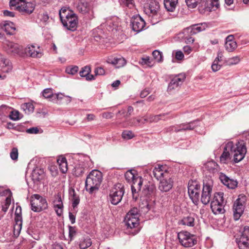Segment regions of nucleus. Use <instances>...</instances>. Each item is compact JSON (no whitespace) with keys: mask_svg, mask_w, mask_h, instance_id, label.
Masks as SVG:
<instances>
[{"mask_svg":"<svg viewBox=\"0 0 249 249\" xmlns=\"http://www.w3.org/2000/svg\"><path fill=\"white\" fill-rule=\"evenodd\" d=\"M27 169L28 170L33 172L37 171L38 170L43 171V169L38 168V165L36 163V160L34 159L32 160L28 163Z\"/></svg>","mask_w":249,"mask_h":249,"instance_id":"41","label":"nucleus"},{"mask_svg":"<svg viewBox=\"0 0 249 249\" xmlns=\"http://www.w3.org/2000/svg\"><path fill=\"white\" fill-rule=\"evenodd\" d=\"M69 12H73L72 11L68 9V8L66 7L62 8L59 11V17L60 19L63 18H64L68 16L69 15Z\"/></svg>","mask_w":249,"mask_h":249,"instance_id":"50","label":"nucleus"},{"mask_svg":"<svg viewBox=\"0 0 249 249\" xmlns=\"http://www.w3.org/2000/svg\"><path fill=\"white\" fill-rule=\"evenodd\" d=\"M107 62L113 65L117 68L123 67L126 64L125 60L121 56L109 58Z\"/></svg>","mask_w":249,"mask_h":249,"instance_id":"26","label":"nucleus"},{"mask_svg":"<svg viewBox=\"0 0 249 249\" xmlns=\"http://www.w3.org/2000/svg\"><path fill=\"white\" fill-rule=\"evenodd\" d=\"M30 204L31 210L35 212H40L48 207L46 199L38 194H34L31 196Z\"/></svg>","mask_w":249,"mask_h":249,"instance_id":"5","label":"nucleus"},{"mask_svg":"<svg viewBox=\"0 0 249 249\" xmlns=\"http://www.w3.org/2000/svg\"><path fill=\"white\" fill-rule=\"evenodd\" d=\"M232 148V142H229L225 146L224 151L220 157V161L222 163H228L231 159V151Z\"/></svg>","mask_w":249,"mask_h":249,"instance_id":"21","label":"nucleus"},{"mask_svg":"<svg viewBox=\"0 0 249 249\" xmlns=\"http://www.w3.org/2000/svg\"><path fill=\"white\" fill-rule=\"evenodd\" d=\"M89 164H91L90 162H81L79 165L78 167H77L78 170H80V171H83V170H89Z\"/></svg>","mask_w":249,"mask_h":249,"instance_id":"55","label":"nucleus"},{"mask_svg":"<svg viewBox=\"0 0 249 249\" xmlns=\"http://www.w3.org/2000/svg\"><path fill=\"white\" fill-rule=\"evenodd\" d=\"M125 177L128 181H132L131 190L132 197L135 200L139 196V192L141 190L143 183V179L142 177L134 174L133 172H125Z\"/></svg>","mask_w":249,"mask_h":249,"instance_id":"2","label":"nucleus"},{"mask_svg":"<svg viewBox=\"0 0 249 249\" xmlns=\"http://www.w3.org/2000/svg\"><path fill=\"white\" fill-rule=\"evenodd\" d=\"M69 196L71 197L72 206L74 209L79 204L80 199L73 188H70L69 190Z\"/></svg>","mask_w":249,"mask_h":249,"instance_id":"33","label":"nucleus"},{"mask_svg":"<svg viewBox=\"0 0 249 249\" xmlns=\"http://www.w3.org/2000/svg\"><path fill=\"white\" fill-rule=\"evenodd\" d=\"M11 108L5 105L0 107V120L3 121L6 117L9 116Z\"/></svg>","mask_w":249,"mask_h":249,"instance_id":"38","label":"nucleus"},{"mask_svg":"<svg viewBox=\"0 0 249 249\" xmlns=\"http://www.w3.org/2000/svg\"><path fill=\"white\" fill-rule=\"evenodd\" d=\"M169 169V167L166 164H157L154 166H151V167L149 169L150 171H168Z\"/></svg>","mask_w":249,"mask_h":249,"instance_id":"40","label":"nucleus"},{"mask_svg":"<svg viewBox=\"0 0 249 249\" xmlns=\"http://www.w3.org/2000/svg\"><path fill=\"white\" fill-rule=\"evenodd\" d=\"M166 114L163 113L156 115H151L147 119H145V121H149L150 122H157L159 120L162 119V118L165 116Z\"/></svg>","mask_w":249,"mask_h":249,"instance_id":"42","label":"nucleus"},{"mask_svg":"<svg viewBox=\"0 0 249 249\" xmlns=\"http://www.w3.org/2000/svg\"><path fill=\"white\" fill-rule=\"evenodd\" d=\"M91 245V239L89 238H84L79 243V247L81 249H86Z\"/></svg>","mask_w":249,"mask_h":249,"instance_id":"43","label":"nucleus"},{"mask_svg":"<svg viewBox=\"0 0 249 249\" xmlns=\"http://www.w3.org/2000/svg\"><path fill=\"white\" fill-rule=\"evenodd\" d=\"M10 158L14 160H17L18 158V151L16 147H14L10 153Z\"/></svg>","mask_w":249,"mask_h":249,"instance_id":"59","label":"nucleus"},{"mask_svg":"<svg viewBox=\"0 0 249 249\" xmlns=\"http://www.w3.org/2000/svg\"><path fill=\"white\" fill-rule=\"evenodd\" d=\"M246 196L244 195H240L239 197L235 201L233 207V217L235 220L239 219L243 214L246 204Z\"/></svg>","mask_w":249,"mask_h":249,"instance_id":"13","label":"nucleus"},{"mask_svg":"<svg viewBox=\"0 0 249 249\" xmlns=\"http://www.w3.org/2000/svg\"><path fill=\"white\" fill-rule=\"evenodd\" d=\"M48 169L49 171H68V163L66 158L62 155L57 157L56 162L52 161H48Z\"/></svg>","mask_w":249,"mask_h":249,"instance_id":"9","label":"nucleus"},{"mask_svg":"<svg viewBox=\"0 0 249 249\" xmlns=\"http://www.w3.org/2000/svg\"><path fill=\"white\" fill-rule=\"evenodd\" d=\"M134 136L135 135L130 130H124L122 134V138L125 140L132 139Z\"/></svg>","mask_w":249,"mask_h":249,"instance_id":"49","label":"nucleus"},{"mask_svg":"<svg viewBox=\"0 0 249 249\" xmlns=\"http://www.w3.org/2000/svg\"><path fill=\"white\" fill-rule=\"evenodd\" d=\"M40 21L43 22V23L46 22L49 19L48 15L46 12L43 13L40 15Z\"/></svg>","mask_w":249,"mask_h":249,"instance_id":"63","label":"nucleus"},{"mask_svg":"<svg viewBox=\"0 0 249 249\" xmlns=\"http://www.w3.org/2000/svg\"><path fill=\"white\" fill-rule=\"evenodd\" d=\"M25 53L27 55L34 58H39L42 55V52L38 46L31 45L26 47Z\"/></svg>","mask_w":249,"mask_h":249,"instance_id":"23","label":"nucleus"},{"mask_svg":"<svg viewBox=\"0 0 249 249\" xmlns=\"http://www.w3.org/2000/svg\"><path fill=\"white\" fill-rule=\"evenodd\" d=\"M164 178L160 180L159 189L162 192L169 191L173 186V180L169 175H165Z\"/></svg>","mask_w":249,"mask_h":249,"instance_id":"20","label":"nucleus"},{"mask_svg":"<svg viewBox=\"0 0 249 249\" xmlns=\"http://www.w3.org/2000/svg\"><path fill=\"white\" fill-rule=\"evenodd\" d=\"M144 12L150 19L153 24L158 23L161 19L160 4L156 0H152L145 5Z\"/></svg>","mask_w":249,"mask_h":249,"instance_id":"1","label":"nucleus"},{"mask_svg":"<svg viewBox=\"0 0 249 249\" xmlns=\"http://www.w3.org/2000/svg\"><path fill=\"white\" fill-rule=\"evenodd\" d=\"M2 29L4 30L8 35H13L15 30L16 28L14 24L12 22L6 21L3 25Z\"/></svg>","mask_w":249,"mask_h":249,"instance_id":"36","label":"nucleus"},{"mask_svg":"<svg viewBox=\"0 0 249 249\" xmlns=\"http://www.w3.org/2000/svg\"><path fill=\"white\" fill-rule=\"evenodd\" d=\"M203 170L204 171L205 170L207 171H218L219 170V168L218 165L215 161L211 160L208 161L204 165Z\"/></svg>","mask_w":249,"mask_h":249,"instance_id":"37","label":"nucleus"},{"mask_svg":"<svg viewBox=\"0 0 249 249\" xmlns=\"http://www.w3.org/2000/svg\"><path fill=\"white\" fill-rule=\"evenodd\" d=\"M220 61H217L215 59L214 60V61L213 62L211 67H212V70L213 71L215 72V71H218L219 70H220V69L221 68V65L218 64V63Z\"/></svg>","mask_w":249,"mask_h":249,"instance_id":"60","label":"nucleus"},{"mask_svg":"<svg viewBox=\"0 0 249 249\" xmlns=\"http://www.w3.org/2000/svg\"><path fill=\"white\" fill-rule=\"evenodd\" d=\"M224 194L222 192L216 193L211 203V208L215 214L223 213L225 210L224 206L226 201L223 197Z\"/></svg>","mask_w":249,"mask_h":249,"instance_id":"3","label":"nucleus"},{"mask_svg":"<svg viewBox=\"0 0 249 249\" xmlns=\"http://www.w3.org/2000/svg\"><path fill=\"white\" fill-rule=\"evenodd\" d=\"M178 3V0H164V5L165 9L169 12H174Z\"/></svg>","mask_w":249,"mask_h":249,"instance_id":"32","label":"nucleus"},{"mask_svg":"<svg viewBox=\"0 0 249 249\" xmlns=\"http://www.w3.org/2000/svg\"><path fill=\"white\" fill-rule=\"evenodd\" d=\"M219 179L223 184L229 188L234 189L237 186L238 183L236 180L230 178L222 173H221L219 176Z\"/></svg>","mask_w":249,"mask_h":249,"instance_id":"25","label":"nucleus"},{"mask_svg":"<svg viewBox=\"0 0 249 249\" xmlns=\"http://www.w3.org/2000/svg\"><path fill=\"white\" fill-rule=\"evenodd\" d=\"M7 47L8 51L14 53H18L20 50V46L18 44L12 42L7 44Z\"/></svg>","mask_w":249,"mask_h":249,"instance_id":"39","label":"nucleus"},{"mask_svg":"<svg viewBox=\"0 0 249 249\" xmlns=\"http://www.w3.org/2000/svg\"><path fill=\"white\" fill-rule=\"evenodd\" d=\"M189 125V123L181 124L178 126H172L167 128V131L178 132L181 131L191 130V128L190 127V125Z\"/></svg>","mask_w":249,"mask_h":249,"instance_id":"30","label":"nucleus"},{"mask_svg":"<svg viewBox=\"0 0 249 249\" xmlns=\"http://www.w3.org/2000/svg\"><path fill=\"white\" fill-rule=\"evenodd\" d=\"M152 174H150V176L151 177H154L158 180L160 181L163 178H164L163 176H165V175H168V172H151Z\"/></svg>","mask_w":249,"mask_h":249,"instance_id":"46","label":"nucleus"},{"mask_svg":"<svg viewBox=\"0 0 249 249\" xmlns=\"http://www.w3.org/2000/svg\"><path fill=\"white\" fill-rule=\"evenodd\" d=\"M91 69L89 66H86L82 68L79 74L81 77H85L87 80L90 81L94 79V76L90 74Z\"/></svg>","mask_w":249,"mask_h":249,"instance_id":"31","label":"nucleus"},{"mask_svg":"<svg viewBox=\"0 0 249 249\" xmlns=\"http://www.w3.org/2000/svg\"><path fill=\"white\" fill-rule=\"evenodd\" d=\"M202 0H185L186 4L191 8H196L198 3H200Z\"/></svg>","mask_w":249,"mask_h":249,"instance_id":"47","label":"nucleus"},{"mask_svg":"<svg viewBox=\"0 0 249 249\" xmlns=\"http://www.w3.org/2000/svg\"><path fill=\"white\" fill-rule=\"evenodd\" d=\"M201 186L196 180H191L188 182V192L190 198L193 202L197 205L200 198Z\"/></svg>","mask_w":249,"mask_h":249,"instance_id":"8","label":"nucleus"},{"mask_svg":"<svg viewBox=\"0 0 249 249\" xmlns=\"http://www.w3.org/2000/svg\"><path fill=\"white\" fill-rule=\"evenodd\" d=\"M233 36L232 35L228 36L226 38L225 47L228 52H233L237 48V43L233 39Z\"/></svg>","mask_w":249,"mask_h":249,"instance_id":"27","label":"nucleus"},{"mask_svg":"<svg viewBox=\"0 0 249 249\" xmlns=\"http://www.w3.org/2000/svg\"><path fill=\"white\" fill-rule=\"evenodd\" d=\"M154 59L157 62H161L163 61L162 53L158 50H155L152 53Z\"/></svg>","mask_w":249,"mask_h":249,"instance_id":"45","label":"nucleus"},{"mask_svg":"<svg viewBox=\"0 0 249 249\" xmlns=\"http://www.w3.org/2000/svg\"><path fill=\"white\" fill-rule=\"evenodd\" d=\"M42 95L45 98H51L53 96V92L51 89H46L42 91Z\"/></svg>","mask_w":249,"mask_h":249,"instance_id":"54","label":"nucleus"},{"mask_svg":"<svg viewBox=\"0 0 249 249\" xmlns=\"http://www.w3.org/2000/svg\"><path fill=\"white\" fill-rule=\"evenodd\" d=\"M139 213L137 208L131 209L126 215L124 221L127 228H135L139 225Z\"/></svg>","mask_w":249,"mask_h":249,"instance_id":"12","label":"nucleus"},{"mask_svg":"<svg viewBox=\"0 0 249 249\" xmlns=\"http://www.w3.org/2000/svg\"><path fill=\"white\" fill-rule=\"evenodd\" d=\"M21 5L17 6L16 9L20 12L27 14H31L34 10L35 7V3L31 2H20Z\"/></svg>","mask_w":249,"mask_h":249,"instance_id":"24","label":"nucleus"},{"mask_svg":"<svg viewBox=\"0 0 249 249\" xmlns=\"http://www.w3.org/2000/svg\"><path fill=\"white\" fill-rule=\"evenodd\" d=\"M140 63L142 65H146L149 67H151L152 66V64H151V60L149 56L142 58L140 61Z\"/></svg>","mask_w":249,"mask_h":249,"instance_id":"56","label":"nucleus"},{"mask_svg":"<svg viewBox=\"0 0 249 249\" xmlns=\"http://www.w3.org/2000/svg\"><path fill=\"white\" fill-rule=\"evenodd\" d=\"M213 187V181L209 177H206L203 179V186L201 196V201L204 204H208L210 200Z\"/></svg>","mask_w":249,"mask_h":249,"instance_id":"4","label":"nucleus"},{"mask_svg":"<svg viewBox=\"0 0 249 249\" xmlns=\"http://www.w3.org/2000/svg\"><path fill=\"white\" fill-rule=\"evenodd\" d=\"M240 61V58L239 56H236L233 57L229 58L227 60V63L228 65H235L238 64Z\"/></svg>","mask_w":249,"mask_h":249,"instance_id":"53","label":"nucleus"},{"mask_svg":"<svg viewBox=\"0 0 249 249\" xmlns=\"http://www.w3.org/2000/svg\"><path fill=\"white\" fill-rule=\"evenodd\" d=\"M155 188V186L153 183L148 182L144 185L142 190V194L146 196H149L153 193Z\"/></svg>","mask_w":249,"mask_h":249,"instance_id":"34","label":"nucleus"},{"mask_svg":"<svg viewBox=\"0 0 249 249\" xmlns=\"http://www.w3.org/2000/svg\"><path fill=\"white\" fill-rule=\"evenodd\" d=\"M0 66L3 72H9L12 70L11 63L4 57L0 58Z\"/></svg>","mask_w":249,"mask_h":249,"instance_id":"29","label":"nucleus"},{"mask_svg":"<svg viewBox=\"0 0 249 249\" xmlns=\"http://www.w3.org/2000/svg\"><path fill=\"white\" fill-rule=\"evenodd\" d=\"M19 112L18 111H13L11 109L9 112V118L12 120H17L19 119Z\"/></svg>","mask_w":249,"mask_h":249,"instance_id":"58","label":"nucleus"},{"mask_svg":"<svg viewBox=\"0 0 249 249\" xmlns=\"http://www.w3.org/2000/svg\"><path fill=\"white\" fill-rule=\"evenodd\" d=\"M95 75H103L105 74V71L102 67H97L94 70Z\"/></svg>","mask_w":249,"mask_h":249,"instance_id":"61","label":"nucleus"},{"mask_svg":"<svg viewBox=\"0 0 249 249\" xmlns=\"http://www.w3.org/2000/svg\"><path fill=\"white\" fill-rule=\"evenodd\" d=\"M79 68L76 66H69L66 69V72L70 74L74 75L78 71Z\"/></svg>","mask_w":249,"mask_h":249,"instance_id":"52","label":"nucleus"},{"mask_svg":"<svg viewBox=\"0 0 249 249\" xmlns=\"http://www.w3.org/2000/svg\"><path fill=\"white\" fill-rule=\"evenodd\" d=\"M140 120L138 119L133 118L127 121V124L129 125H137L139 124Z\"/></svg>","mask_w":249,"mask_h":249,"instance_id":"62","label":"nucleus"},{"mask_svg":"<svg viewBox=\"0 0 249 249\" xmlns=\"http://www.w3.org/2000/svg\"><path fill=\"white\" fill-rule=\"evenodd\" d=\"M44 172H31L30 177L34 182L38 181L41 178L42 174Z\"/></svg>","mask_w":249,"mask_h":249,"instance_id":"51","label":"nucleus"},{"mask_svg":"<svg viewBox=\"0 0 249 249\" xmlns=\"http://www.w3.org/2000/svg\"><path fill=\"white\" fill-rule=\"evenodd\" d=\"M241 235L238 243L239 249H249V227L245 226L241 229Z\"/></svg>","mask_w":249,"mask_h":249,"instance_id":"15","label":"nucleus"},{"mask_svg":"<svg viewBox=\"0 0 249 249\" xmlns=\"http://www.w3.org/2000/svg\"><path fill=\"white\" fill-rule=\"evenodd\" d=\"M178 237L180 244L185 248L191 247L196 243V236L187 231L179 232Z\"/></svg>","mask_w":249,"mask_h":249,"instance_id":"10","label":"nucleus"},{"mask_svg":"<svg viewBox=\"0 0 249 249\" xmlns=\"http://www.w3.org/2000/svg\"><path fill=\"white\" fill-rule=\"evenodd\" d=\"M76 8L77 10L82 14H89L90 19L94 18V12L91 10V7L88 2L80 0L76 3Z\"/></svg>","mask_w":249,"mask_h":249,"instance_id":"16","label":"nucleus"},{"mask_svg":"<svg viewBox=\"0 0 249 249\" xmlns=\"http://www.w3.org/2000/svg\"><path fill=\"white\" fill-rule=\"evenodd\" d=\"M99 185H95L92 183H88L87 186L86 185V182H85V188L86 191L89 192L90 194H92L98 189Z\"/></svg>","mask_w":249,"mask_h":249,"instance_id":"44","label":"nucleus"},{"mask_svg":"<svg viewBox=\"0 0 249 249\" xmlns=\"http://www.w3.org/2000/svg\"><path fill=\"white\" fill-rule=\"evenodd\" d=\"M145 24L144 20L139 15L134 16L131 19L132 29L136 32H141L144 27Z\"/></svg>","mask_w":249,"mask_h":249,"instance_id":"18","label":"nucleus"},{"mask_svg":"<svg viewBox=\"0 0 249 249\" xmlns=\"http://www.w3.org/2000/svg\"><path fill=\"white\" fill-rule=\"evenodd\" d=\"M61 21L67 29L71 31L76 30L78 23V17L73 12H69V15L61 19Z\"/></svg>","mask_w":249,"mask_h":249,"instance_id":"11","label":"nucleus"},{"mask_svg":"<svg viewBox=\"0 0 249 249\" xmlns=\"http://www.w3.org/2000/svg\"><path fill=\"white\" fill-rule=\"evenodd\" d=\"M179 224L189 227H194L195 225L194 215H190L189 216L183 217L179 222Z\"/></svg>","mask_w":249,"mask_h":249,"instance_id":"35","label":"nucleus"},{"mask_svg":"<svg viewBox=\"0 0 249 249\" xmlns=\"http://www.w3.org/2000/svg\"><path fill=\"white\" fill-rule=\"evenodd\" d=\"M219 6V0H206L201 2L199 10L201 13L215 11Z\"/></svg>","mask_w":249,"mask_h":249,"instance_id":"14","label":"nucleus"},{"mask_svg":"<svg viewBox=\"0 0 249 249\" xmlns=\"http://www.w3.org/2000/svg\"><path fill=\"white\" fill-rule=\"evenodd\" d=\"M23 109L28 113L33 112L34 110V106L32 103H27L22 105Z\"/></svg>","mask_w":249,"mask_h":249,"instance_id":"48","label":"nucleus"},{"mask_svg":"<svg viewBox=\"0 0 249 249\" xmlns=\"http://www.w3.org/2000/svg\"><path fill=\"white\" fill-rule=\"evenodd\" d=\"M120 3L123 6L131 8L134 6L133 0H121Z\"/></svg>","mask_w":249,"mask_h":249,"instance_id":"57","label":"nucleus"},{"mask_svg":"<svg viewBox=\"0 0 249 249\" xmlns=\"http://www.w3.org/2000/svg\"><path fill=\"white\" fill-rule=\"evenodd\" d=\"M175 58L178 60H181L184 58V54L180 51H178L176 53Z\"/></svg>","mask_w":249,"mask_h":249,"instance_id":"64","label":"nucleus"},{"mask_svg":"<svg viewBox=\"0 0 249 249\" xmlns=\"http://www.w3.org/2000/svg\"><path fill=\"white\" fill-rule=\"evenodd\" d=\"M124 187L121 184H115L111 190L109 199L113 205H117L121 202L124 195Z\"/></svg>","mask_w":249,"mask_h":249,"instance_id":"7","label":"nucleus"},{"mask_svg":"<svg viewBox=\"0 0 249 249\" xmlns=\"http://www.w3.org/2000/svg\"><path fill=\"white\" fill-rule=\"evenodd\" d=\"M15 221L16 224L14 227V234L16 236H18L21 229L22 224L21 215H15Z\"/></svg>","mask_w":249,"mask_h":249,"instance_id":"28","label":"nucleus"},{"mask_svg":"<svg viewBox=\"0 0 249 249\" xmlns=\"http://www.w3.org/2000/svg\"><path fill=\"white\" fill-rule=\"evenodd\" d=\"M207 27L205 23L193 25L184 30L183 33L185 36L187 34H191V35L196 34L201 31H204Z\"/></svg>","mask_w":249,"mask_h":249,"instance_id":"22","label":"nucleus"},{"mask_svg":"<svg viewBox=\"0 0 249 249\" xmlns=\"http://www.w3.org/2000/svg\"><path fill=\"white\" fill-rule=\"evenodd\" d=\"M103 178L102 172H89L86 179V185L88 183L95 185H100Z\"/></svg>","mask_w":249,"mask_h":249,"instance_id":"19","label":"nucleus"},{"mask_svg":"<svg viewBox=\"0 0 249 249\" xmlns=\"http://www.w3.org/2000/svg\"><path fill=\"white\" fill-rule=\"evenodd\" d=\"M231 154L233 157L235 162L241 161L247 153L246 147L243 142H236L234 144L232 142V148L231 151Z\"/></svg>","mask_w":249,"mask_h":249,"instance_id":"6","label":"nucleus"},{"mask_svg":"<svg viewBox=\"0 0 249 249\" xmlns=\"http://www.w3.org/2000/svg\"><path fill=\"white\" fill-rule=\"evenodd\" d=\"M185 79V75L184 74H179L175 76L172 79L169 83L167 90L172 91L173 90L177 89L182 84Z\"/></svg>","mask_w":249,"mask_h":249,"instance_id":"17","label":"nucleus"}]
</instances>
